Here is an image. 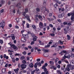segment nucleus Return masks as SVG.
Masks as SVG:
<instances>
[{
  "label": "nucleus",
  "mask_w": 74,
  "mask_h": 74,
  "mask_svg": "<svg viewBox=\"0 0 74 74\" xmlns=\"http://www.w3.org/2000/svg\"><path fill=\"white\" fill-rule=\"evenodd\" d=\"M67 68H66V69L68 71H70V67H71V65L69 64H68L67 65Z\"/></svg>",
  "instance_id": "f257e3e1"
},
{
  "label": "nucleus",
  "mask_w": 74,
  "mask_h": 74,
  "mask_svg": "<svg viewBox=\"0 0 74 74\" xmlns=\"http://www.w3.org/2000/svg\"><path fill=\"white\" fill-rule=\"evenodd\" d=\"M25 18H26V19L29 22H31V20L30 19V17H29V16H25Z\"/></svg>",
  "instance_id": "f03ea898"
},
{
  "label": "nucleus",
  "mask_w": 74,
  "mask_h": 74,
  "mask_svg": "<svg viewBox=\"0 0 74 74\" xmlns=\"http://www.w3.org/2000/svg\"><path fill=\"white\" fill-rule=\"evenodd\" d=\"M5 26V25L2 23H0V27H2L3 29H4V27Z\"/></svg>",
  "instance_id": "7ed1b4c3"
},
{
  "label": "nucleus",
  "mask_w": 74,
  "mask_h": 74,
  "mask_svg": "<svg viewBox=\"0 0 74 74\" xmlns=\"http://www.w3.org/2000/svg\"><path fill=\"white\" fill-rule=\"evenodd\" d=\"M26 66L25 64H22L21 65V67L22 69H25L26 68Z\"/></svg>",
  "instance_id": "20e7f679"
},
{
  "label": "nucleus",
  "mask_w": 74,
  "mask_h": 74,
  "mask_svg": "<svg viewBox=\"0 0 74 74\" xmlns=\"http://www.w3.org/2000/svg\"><path fill=\"white\" fill-rule=\"evenodd\" d=\"M11 37L13 40H14L15 39V37L14 36V34H11Z\"/></svg>",
  "instance_id": "39448f33"
},
{
  "label": "nucleus",
  "mask_w": 74,
  "mask_h": 74,
  "mask_svg": "<svg viewBox=\"0 0 74 74\" xmlns=\"http://www.w3.org/2000/svg\"><path fill=\"white\" fill-rule=\"evenodd\" d=\"M63 16H64V14L63 13L58 15V18H62Z\"/></svg>",
  "instance_id": "423d86ee"
},
{
  "label": "nucleus",
  "mask_w": 74,
  "mask_h": 74,
  "mask_svg": "<svg viewBox=\"0 0 74 74\" xmlns=\"http://www.w3.org/2000/svg\"><path fill=\"white\" fill-rule=\"evenodd\" d=\"M44 71L45 73H46V74H49L48 73V71L47 70V68H44Z\"/></svg>",
  "instance_id": "0eeeda50"
},
{
  "label": "nucleus",
  "mask_w": 74,
  "mask_h": 74,
  "mask_svg": "<svg viewBox=\"0 0 74 74\" xmlns=\"http://www.w3.org/2000/svg\"><path fill=\"white\" fill-rule=\"evenodd\" d=\"M37 66H38V62H37L36 63H35L34 64V67L35 69L37 68Z\"/></svg>",
  "instance_id": "6e6552de"
},
{
  "label": "nucleus",
  "mask_w": 74,
  "mask_h": 74,
  "mask_svg": "<svg viewBox=\"0 0 74 74\" xmlns=\"http://www.w3.org/2000/svg\"><path fill=\"white\" fill-rule=\"evenodd\" d=\"M14 71L16 74H18V71H19V69L17 68L16 69H14Z\"/></svg>",
  "instance_id": "1a4fd4ad"
},
{
  "label": "nucleus",
  "mask_w": 74,
  "mask_h": 74,
  "mask_svg": "<svg viewBox=\"0 0 74 74\" xmlns=\"http://www.w3.org/2000/svg\"><path fill=\"white\" fill-rule=\"evenodd\" d=\"M48 66V64H47V63H46L45 64V66H43L42 67V69H44L45 68V67H46V66Z\"/></svg>",
  "instance_id": "9d476101"
},
{
  "label": "nucleus",
  "mask_w": 74,
  "mask_h": 74,
  "mask_svg": "<svg viewBox=\"0 0 74 74\" xmlns=\"http://www.w3.org/2000/svg\"><path fill=\"white\" fill-rule=\"evenodd\" d=\"M21 40L22 42H25V41H26V39L24 38H22L21 39Z\"/></svg>",
  "instance_id": "9b49d317"
},
{
  "label": "nucleus",
  "mask_w": 74,
  "mask_h": 74,
  "mask_svg": "<svg viewBox=\"0 0 74 74\" xmlns=\"http://www.w3.org/2000/svg\"><path fill=\"white\" fill-rule=\"evenodd\" d=\"M67 39L68 40H70L71 38V37H70V36L69 35H67Z\"/></svg>",
  "instance_id": "f8f14e48"
},
{
  "label": "nucleus",
  "mask_w": 74,
  "mask_h": 74,
  "mask_svg": "<svg viewBox=\"0 0 74 74\" xmlns=\"http://www.w3.org/2000/svg\"><path fill=\"white\" fill-rule=\"evenodd\" d=\"M57 73L58 74H62V72L60 71V70H57Z\"/></svg>",
  "instance_id": "ddd939ff"
},
{
  "label": "nucleus",
  "mask_w": 74,
  "mask_h": 74,
  "mask_svg": "<svg viewBox=\"0 0 74 74\" xmlns=\"http://www.w3.org/2000/svg\"><path fill=\"white\" fill-rule=\"evenodd\" d=\"M37 36H35L33 38V40L34 41H36L37 40Z\"/></svg>",
  "instance_id": "4468645a"
},
{
  "label": "nucleus",
  "mask_w": 74,
  "mask_h": 74,
  "mask_svg": "<svg viewBox=\"0 0 74 74\" xmlns=\"http://www.w3.org/2000/svg\"><path fill=\"white\" fill-rule=\"evenodd\" d=\"M54 6L55 8H57L58 7V4L56 3L55 5H54Z\"/></svg>",
  "instance_id": "2eb2a0df"
},
{
  "label": "nucleus",
  "mask_w": 74,
  "mask_h": 74,
  "mask_svg": "<svg viewBox=\"0 0 74 74\" xmlns=\"http://www.w3.org/2000/svg\"><path fill=\"white\" fill-rule=\"evenodd\" d=\"M39 27H40V26H43V24L41 22H40L39 24Z\"/></svg>",
  "instance_id": "dca6fc26"
},
{
  "label": "nucleus",
  "mask_w": 74,
  "mask_h": 74,
  "mask_svg": "<svg viewBox=\"0 0 74 74\" xmlns=\"http://www.w3.org/2000/svg\"><path fill=\"white\" fill-rule=\"evenodd\" d=\"M32 27L34 29V30H36V25H32Z\"/></svg>",
  "instance_id": "f3484780"
},
{
  "label": "nucleus",
  "mask_w": 74,
  "mask_h": 74,
  "mask_svg": "<svg viewBox=\"0 0 74 74\" xmlns=\"http://www.w3.org/2000/svg\"><path fill=\"white\" fill-rule=\"evenodd\" d=\"M29 67H33V63H32L30 64Z\"/></svg>",
  "instance_id": "a211bd4d"
},
{
  "label": "nucleus",
  "mask_w": 74,
  "mask_h": 74,
  "mask_svg": "<svg viewBox=\"0 0 74 74\" xmlns=\"http://www.w3.org/2000/svg\"><path fill=\"white\" fill-rule=\"evenodd\" d=\"M5 71H6V69H3L2 70V73H4L5 72Z\"/></svg>",
  "instance_id": "6ab92c4d"
},
{
  "label": "nucleus",
  "mask_w": 74,
  "mask_h": 74,
  "mask_svg": "<svg viewBox=\"0 0 74 74\" xmlns=\"http://www.w3.org/2000/svg\"><path fill=\"white\" fill-rule=\"evenodd\" d=\"M56 47H57V45H54L51 46L52 48H56Z\"/></svg>",
  "instance_id": "aec40b11"
},
{
  "label": "nucleus",
  "mask_w": 74,
  "mask_h": 74,
  "mask_svg": "<svg viewBox=\"0 0 74 74\" xmlns=\"http://www.w3.org/2000/svg\"><path fill=\"white\" fill-rule=\"evenodd\" d=\"M50 47V45H47V46H45V48H49Z\"/></svg>",
  "instance_id": "412c9836"
},
{
  "label": "nucleus",
  "mask_w": 74,
  "mask_h": 74,
  "mask_svg": "<svg viewBox=\"0 0 74 74\" xmlns=\"http://www.w3.org/2000/svg\"><path fill=\"white\" fill-rule=\"evenodd\" d=\"M60 49L59 47H57L55 48V50L56 51H59Z\"/></svg>",
  "instance_id": "4be33fe9"
},
{
  "label": "nucleus",
  "mask_w": 74,
  "mask_h": 74,
  "mask_svg": "<svg viewBox=\"0 0 74 74\" xmlns=\"http://www.w3.org/2000/svg\"><path fill=\"white\" fill-rule=\"evenodd\" d=\"M31 36L32 37H33V38H34V37H36V36H35V35L34 34H31Z\"/></svg>",
  "instance_id": "5701e85b"
},
{
  "label": "nucleus",
  "mask_w": 74,
  "mask_h": 74,
  "mask_svg": "<svg viewBox=\"0 0 74 74\" xmlns=\"http://www.w3.org/2000/svg\"><path fill=\"white\" fill-rule=\"evenodd\" d=\"M58 43L60 44H61V45L63 44V42L61 40H59L58 41Z\"/></svg>",
  "instance_id": "b1692460"
},
{
  "label": "nucleus",
  "mask_w": 74,
  "mask_h": 74,
  "mask_svg": "<svg viewBox=\"0 0 74 74\" xmlns=\"http://www.w3.org/2000/svg\"><path fill=\"white\" fill-rule=\"evenodd\" d=\"M35 21L36 23L38 21V18H37V17L35 18Z\"/></svg>",
  "instance_id": "393cba45"
},
{
  "label": "nucleus",
  "mask_w": 74,
  "mask_h": 74,
  "mask_svg": "<svg viewBox=\"0 0 74 74\" xmlns=\"http://www.w3.org/2000/svg\"><path fill=\"white\" fill-rule=\"evenodd\" d=\"M0 63L1 64V65H3V64L4 63V61L3 60H1V61H0Z\"/></svg>",
  "instance_id": "a878e982"
},
{
  "label": "nucleus",
  "mask_w": 74,
  "mask_h": 74,
  "mask_svg": "<svg viewBox=\"0 0 74 74\" xmlns=\"http://www.w3.org/2000/svg\"><path fill=\"white\" fill-rule=\"evenodd\" d=\"M38 65L39 67H40V66H41V64L40 62H39L38 63Z\"/></svg>",
  "instance_id": "bb28decb"
},
{
  "label": "nucleus",
  "mask_w": 74,
  "mask_h": 74,
  "mask_svg": "<svg viewBox=\"0 0 74 74\" xmlns=\"http://www.w3.org/2000/svg\"><path fill=\"white\" fill-rule=\"evenodd\" d=\"M47 1H45V0H44V2L43 3V5L44 6L46 5V2Z\"/></svg>",
  "instance_id": "cd10ccee"
},
{
  "label": "nucleus",
  "mask_w": 74,
  "mask_h": 74,
  "mask_svg": "<svg viewBox=\"0 0 74 74\" xmlns=\"http://www.w3.org/2000/svg\"><path fill=\"white\" fill-rule=\"evenodd\" d=\"M25 12L27 13V12H28V11H29V10H28V8H26L25 10Z\"/></svg>",
  "instance_id": "c85d7f7f"
},
{
  "label": "nucleus",
  "mask_w": 74,
  "mask_h": 74,
  "mask_svg": "<svg viewBox=\"0 0 74 74\" xmlns=\"http://www.w3.org/2000/svg\"><path fill=\"white\" fill-rule=\"evenodd\" d=\"M43 51L44 52H48V50L45 49H43Z\"/></svg>",
  "instance_id": "c756f323"
},
{
  "label": "nucleus",
  "mask_w": 74,
  "mask_h": 74,
  "mask_svg": "<svg viewBox=\"0 0 74 74\" xmlns=\"http://www.w3.org/2000/svg\"><path fill=\"white\" fill-rule=\"evenodd\" d=\"M20 5H21V3H19L17 5H16V7H19L20 6Z\"/></svg>",
  "instance_id": "7c9ffc66"
},
{
  "label": "nucleus",
  "mask_w": 74,
  "mask_h": 74,
  "mask_svg": "<svg viewBox=\"0 0 74 74\" xmlns=\"http://www.w3.org/2000/svg\"><path fill=\"white\" fill-rule=\"evenodd\" d=\"M44 8H45V11H46L48 13L49 12V10L48 9H46V8L45 7H44Z\"/></svg>",
  "instance_id": "2f4dec72"
},
{
  "label": "nucleus",
  "mask_w": 74,
  "mask_h": 74,
  "mask_svg": "<svg viewBox=\"0 0 74 74\" xmlns=\"http://www.w3.org/2000/svg\"><path fill=\"white\" fill-rule=\"evenodd\" d=\"M71 15H72L73 16H74V10L71 13Z\"/></svg>",
  "instance_id": "473e14b6"
},
{
  "label": "nucleus",
  "mask_w": 74,
  "mask_h": 74,
  "mask_svg": "<svg viewBox=\"0 0 74 74\" xmlns=\"http://www.w3.org/2000/svg\"><path fill=\"white\" fill-rule=\"evenodd\" d=\"M38 17L39 18H40V19H42V16H41L39 15L38 16Z\"/></svg>",
  "instance_id": "72a5a7b5"
},
{
  "label": "nucleus",
  "mask_w": 74,
  "mask_h": 74,
  "mask_svg": "<svg viewBox=\"0 0 74 74\" xmlns=\"http://www.w3.org/2000/svg\"><path fill=\"white\" fill-rule=\"evenodd\" d=\"M27 28H29V27H30V26L29 23H27Z\"/></svg>",
  "instance_id": "f704fd0d"
},
{
  "label": "nucleus",
  "mask_w": 74,
  "mask_h": 74,
  "mask_svg": "<svg viewBox=\"0 0 74 74\" xmlns=\"http://www.w3.org/2000/svg\"><path fill=\"white\" fill-rule=\"evenodd\" d=\"M49 67H50V68H51V69H53L54 66L52 65H50Z\"/></svg>",
  "instance_id": "c9c22d12"
},
{
  "label": "nucleus",
  "mask_w": 74,
  "mask_h": 74,
  "mask_svg": "<svg viewBox=\"0 0 74 74\" xmlns=\"http://www.w3.org/2000/svg\"><path fill=\"white\" fill-rule=\"evenodd\" d=\"M52 42H53V40H50V41L49 42V44H52Z\"/></svg>",
  "instance_id": "e433bc0d"
},
{
  "label": "nucleus",
  "mask_w": 74,
  "mask_h": 74,
  "mask_svg": "<svg viewBox=\"0 0 74 74\" xmlns=\"http://www.w3.org/2000/svg\"><path fill=\"white\" fill-rule=\"evenodd\" d=\"M56 59H55V61L56 63L57 62V61H58V60H59V58H56Z\"/></svg>",
  "instance_id": "4c0bfd02"
},
{
  "label": "nucleus",
  "mask_w": 74,
  "mask_h": 74,
  "mask_svg": "<svg viewBox=\"0 0 74 74\" xmlns=\"http://www.w3.org/2000/svg\"><path fill=\"white\" fill-rule=\"evenodd\" d=\"M35 71H36V70H34L33 71L31 72V74H34Z\"/></svg>",
  "instance_id": "58836bf2"
},
{
  "label": "nucleus",
  "mask_w": 74,
  "mask_h": 74,
  "mask_svg": "<svg viewBox=\"0 0 74 74\" xmlns=\"http://www.w3.org/2000/svg\"><path fill=\"white\" fill-rule=\"evenodd\" d=\"M50 35L51 37H54L55 36V34H51Z\"/></svg>",
  "instance_id": "ea45409f"
},
{
  "label": "nucleus",
  "mask_w": 74,
  "mask_h": 74,
  "mask_svg": "<svg viewBox=\"0 0 74 74\" xmlns=\"http://www.w3.org/2000/svg\"><path fill=\"white\" fill-rule=\"evenodd\" d=\"M47 19L48 20V21H52V20H53V19L52 18L51 19L49 18H47Z\"/></svg>",
  "instance_id": "a19ab883"
},
{
  "label": "nucleus",
  "mask_w": 74,
  "mask_h": 74,
  "mask_svg": "<svg viewBox=\"0 0 74 74\" xmlns=\"http://www.w3.org/2000/svg\"><path fill=\"white\" fill-rule=\"evenodd\" d=\"M1 3L2 4H3L4 3V1L3 0H2L1 1Z\"/></svg>",
  "instance_id": "79ce46f5"
},
{
  "label": "nucleus",
  "mask_w": 74,
  "mask_h": 74,
  "mask_svg": "<svg viewBox=\"0 0 74 74\" xmlns=\"http://www.w3.org/2000/svg\"><path fill=\"white\" fill-rule=\"evenodd\" d=\"M66 57H67L68 59H69L70 57V54H69L68 56H66Z\"/></svg>",
  "instance_id": "37998d69"
},
{
  "label": "nucleus",
  "mask_w": 74,
  "mask_h": 74,
  "mask_svg": "<svg viewBox=\"0 0 74 74\" xmlns=\"http://www.w3.org/2000/svg\"><path fill=\"white\" fill-rule=\"evenodd\" d=\"M20 59H21V60H23V59H25V57L24 56H22L20 58Z\"/></svg>",
  "instance_id": "c03bdc74"
},
{
  "label": "nucleus",
  "mask_w": 74,
  "mask_h": 74,
  "mask_svg": "<svg viewBox=\"0 0 74 74\" xmlns=\"http://www.w3.org/2000/svg\"><path fill=\"white\" fill-rule=\"evenodd\" d=\"M49 63L51 64H53V62H52V61H50Z\"/></svg>",
  "instance_id": "a18cd8bd"
},
{
  "label": "nucleus",
  "mask_w": 74,
  "mask_h": 74,
  "mask_svg": "<svg viewBox=\"0 0 74 74\" xmlns=\"http://www.w3.org/2000/svg\"><path fill=\"white\" fill-rule=\"evenodd\" d=\"M74 19V17L73 16H71V19L72 21H73V20Z\"/></svg>",
  "instance_id": "49530a36"
},
{
  "label": "nucleus",
  "mask_w": 74,
  "mask_h": 74,
  "mask_svg": "<svg viewBox=\"0 0 74 74\" xmlns=\"http://www.w3.org/2000/svg\"><path fill=\"white\" fill-rule=\"evenodd\" d=\"M36 10L38 12H39V11H40V9H39L38 8H37Z\"/></svg>",
  "instance_id": "de8ad7c7"
},
{
  "label": "nucleus",
  "mask_w": 74,
  "mask_h": 74,
  "mask_svg": "<svg viewBox=\"0 0 74 74\" xmlns=\"http://www.w3.org/2000/svg\"><path fill=\"white\" fill-rule=\"evenodd\" d=\"M23 64H25L26 63V61L25 60H24L23 61Z\"/></svg>",
  "instance_id": "09e8293b"
},
{
  "label": "nucleus",
  "mask_w": 74,
  "mask_h": 74,
  "mask_svg": "<svg viewBox=\"0 0 74 74\" xmlns=\"http://www.w3.org/2000/svg\"><path fill=\"white\" fill-rule=\"evenodd\" d=\"M49 26L50 27H53V25H52V24H50L49 25Z\"/></svg>",
  "instance_id": "8fccbe9b"
},
{
  "label": "nucleus",
  "mask_w": 74,
  "mask_h": 74,
  "mask_svg": "<svg viewBox=\"0 0 74 74\" xmlns=\"http://www.w3.org/2000/svg\"><path fill=\"white\" fill-rule=\"evenodd\" d=\"M30 58V60L31 61V62H32V59H33V57H31L29 58Z\"/></svg>",
  "instance_id": "3c124183"
},
{
  "label": "nucleus",
  "mask_w": 74,
  "mask_h": 74,
  "mask_svg": "<svg viewBox=\"0 0 74 74\" xmlns=\"http://www.w3.org/2000/svg\"><path fill=\"white\" fill-rule=\"evenodd\" d=\"M16 48H17V47L15 46V45L13 47V49H16Z\"/></svg>",
  "instance_id": "603ef678"
},
{
  "label": "nucleus",
  "mask_w": 74,
  "mask_h": 74,
  "mask_svg": "<svg viewBox=\"0 0 74 74\" xmlns=\"http://www.w3.org/2000/svg\"><path fill=\"white\" fill-rule=\"evenodd\" d=\"M71 57L72 58H74V54H72L71 56Z\"/></svg>",
  "instance_id": "864d4df0"
},
{
  "label": "nucleus",
  "mask_w": 74,
  "mask_h": 74,
  "mask_svg": "<svg viewBox=\"0 0 74 74\" xmlns=\"http://www.w3.org/2000/svg\"><path fill=\"white\" fill-rule=\"evenodd\" d=\"M49 16L51 17L52 16V14L51 13H50L49 14Z\"/></svg>",
  "instance_id": "5fc2aeb1"
},
{
  "label": "nucleus",
  "mask_w": 74,
  "mask_h": 74,
  "mask_svg": "<svg viewBox=\"0 0 74 74\" xmlns=\"http://www.w3.org/2000/svg\"><path fill=\"white\" fill-rule=\"evenodd\" d=\"M28 34H27L25 35V38H28Z\"/></svg>",
  "instance_id": "6e6d98bb"
},
{
  "label": "nucleus",
  "mask_w": 74,
  "mask_h": 74,
  "mask_svg": "<svg viewBox=\"0 0 74 74\" xmlns=\"http://www.w3.org/2000/svg\"><path fill=\"white\" fill-rule=\"evenodd\" d=\"M63 24L64 25H67V22L65 21L64 22Z\"/></svg>",
  "instance_id": "4d7b16f0"
},
{
  "label": "nucleus",
  "mask_w": 74,
  "mask_h": 74,
  "mask_svg": "<svg viewBox=\"0 0 74 74\" xmlns=\"http://www.w3.org/2000/svg\"><path fill=\"white\" fill-rule=\"evenodd\" d=\"M4 9H2L1 10V13H3V12H4Z\"/></svg>",
  "instance_id": "13d9d810"
},
{
  "label": "nucleus",
  "mask_w": 74,
  "mask_h": 74,
  "mask_svg": "<svg viewBox=\"0 0 74 74\" xmlns=\"http://www.w3.org/2000/svg\"><path fill=\"white\" fill-rule=\"evenodd\" d=\"M16 21H17V23H18V22H19V18H17L16 19Z\"/></svg>",
  "instance_id": "bf43d9fd"
},
{
  "label": "nucleus",
  "mask_w": 74,
  "mask_h": 74,
  "mask_svg": "<svg viewBox=\"0 0 74 74\" xmlns=\"http://www.w3.org/2000/svg\"><path fill=\"white\" fill-rule=\"evenodd\" d=\"M15 45H11V47H12V48H14V46H15Z\"/></svg>",
  "instance_id": "052dcab7"
},
{
  "label": "nucleus",
  "mask_w": 74,
  "mask_h": 74,
  "mask_svg": "<svg viewBox=\"0 0 74 74\" xmlns=\"http://www.w3.org/2000/svg\"><path fill=\"white\" fill-rule=\"evenodd\" d=\"M34 43V41H32L31 44V45H33V44Z\"/></svg>",
  "instance_id": "680f3d73"
},
{
  "label": "nucleus",
  "mask_w": 74,
  "mask_h": 74,
  "mask_svg": "<svg viewBox=\"0 0 74 74\" xmlns=\"http://www.w3.org/2000/svg\"><path fill=\"white\" fill-rule=\"evenodd\" d=\"M41 60V59H38L36 60V61L37 62H40Z\"/></svg>",
  "instance_id": "e2e57ef3"
},
{
  "label": "nucleus",
  "mask_w": 74,
  "mask_h": 74,
  "mask_svg": "<svg viewBox=\"0 0 74 74\" xmlns=\"http://www.w3.org/2000/svg\"><path fill=\"white\" fill-rule=\"evenodd\" d=\"M59 54L60 55H63V52H62L61 53H60Z\"/></svg>",
  "instance_id": "0e129e2a"
},
{
  "label": "nucleus",
  "mask_w": 74,
  "mask_h": 74,
  "mask_svg": "<svg viewBox=\"0 0 74 74\" xmlns=\"http://www.w3.org/2000/svg\"><path fill=\"white\" fill-rule=\"evenodd\" d=\"M0 43H1V44H3V40H0Z\"/></svg>",
  "instance_id": "69168bd1"
},
{
  "label": "nucleus",
  "mask_w": 74,
  "mask_h": 74,
  "mask_svg": "<svg viewBox=\"0 0 74 74\" xmlns=\"http://www.w3.org/2000/svg\"><path fill=\"white\" fill-rule=\"evenodd\" d=\"M71 70H73L74 69V68L72 66H71V67H70Z\"/></svg>",
  "instance_id": "338daca9"
},
{
  "label": "nucleus",
  "mask_w": 74,
  "mask_h": 74,
  "mask_svg": "<svg viewBox=\"0 0 74 74\" xmlns=\"http://www.w3.org/2000/svg\"><path fill=\"white\" fill-rule=\"evenodd\" d=\"M57 21L58 22H62V21H61V20L60 19H57Z\"/></svg>",
  "instance_id": "774afa93"
}]
</instances>
